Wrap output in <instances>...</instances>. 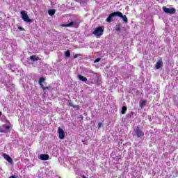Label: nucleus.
Here are the masks:
<instances>
[{
	"mask_svg": "<svg viewBox=\"0 0 178 178\" xmlns=\"http://www.w3.org/2000/svg\"><path fill=\"white\" fill-rule=\"evenodd\" d=\"M22 18L24 22H26V23H31V19L29 17V15L26 13V11H21Z\"/></svg>",
	"mask_w": 178,
	"mask_h": 178,
	"instance_id": "nucleus-3",
	"label": "nucleus"
},
{
	"mask_svg": "<svg viewBox=\"0 0 178 178\" xmlns=\"http://www.w3.org/2000/svg\"><path fill=\"white\" fill-rule=\"evenodd\" d=\"M116 31H120V27H118V28L116 29Z\"/></svg>",
	"mask_w": 178,
	"mask_h": 178,
	"instance_id": "nucleus-25",
	"label": "nucleus"
},
{
	"mask_svg": "<svg viewBox=\"0 0 178 178\" xmlns=\"http://www.w3.org/2000/svg\"><path fill=\"white\" fill-rule=\"evenodd\" d=\"M82 178H87V177H86V175H83Z\"/></svg>",
	"mask_w": 178,
	"mask_h": 178,
	"instance_id": "nucleus-27",
	"label": "nucleus"
},
{
	"mask_svg": "<svg viewBox=\"0 0 178 178\" xmlns=\"http://www.w3.org/2000/svg\"><path fill=\"white\" fill-rule=\"evenodd\" d=\"M163 10L165 12V13H168L170 15H172L173 13H176V9L175 8H167L164 7L163 8Z\"/></svg>",
	"mask_w": 178,
	"mask_h": 178,
	"instance_id": "nucleus-6",
	"label": "nucleus"
},
{
	"mask_svg": "<svg viewBox=\"0 0 178 178\" xmlns=\"http://www.w3.org/2000/svg\"><path fill=\"white\" fill-rule=\"evenodd\" d=\"M0 116H2V112L0 111Z\"/></svg>",
	"mask_w": 178,
	"mask_h": 178,
	"instance_id": "nucleus-28",
	"label": "nucleus"
},
{
	"mask_svg": "<svg viewBox=\"0 0 178 178\" xmlns=\"http://www.w3.org/2000/svg\"><path fill=\"white\" fill-rule=\"evenodd\" d=\"M117 16L118 17H122L123 22H124V23H129V19H127V17L126 15H123V14L120 12V11H118V15Z\"/></svg>",
	"mask_w": 178,
	"mask_h": 178,
	"instance_id": "nucleus-9",
	"label": "nucleus"
},
{
	"mask_svg": "<svg viewBox=\"0 0 178 178\" xmlns=\"http://www.w3.org/2000/svg\"><path fill=\"white\" fill-rule=\"evenodd\" d=\"M101 60V58H97V59H95V61H94V63H98V62H99Z\"/></svg>",
	"mask_w": 178,
	"mask_h": 178,
	"instance_id": "nucleus-20",
	"label": "nucleus"
},
{
	"mask_svg": "<svg viewBox=\"0 0 178 178\" xmlns=\"http://www.w3.org/2000/svg\"><path fill=\"white\" fill-rule=\"evenodd\" d=\"M3 156L4 159H6V161L9 162V163H12L13 160L12 159V157L8 155L7 154H4Z\"/></svg>",
	"mask_w": 178,
	"mask_h": 178,
	"instance_id": "nucleus-10",
	"label": "nucleus"
},
{
	"mask_svg": "<svg viewBox=\"0 0 178 178\" xmlns=\"http://www.w3.org/2000/svg\"><path fill=\"white\" fill-rule=\"evenodd\" d=\"M58 138L63 140L65 138V131L60 127L58 128Z\"/></svg>",
	"mask_w": 178,
	"mask_h": 178,
	"instance_id": "nucleus-8",
	"label": "nucleus"
},
{
	"mask_svg": "<svg viewBox=\"0 0 178 178\" xmlns=\"http://www.w3.org/2000/svg\"><path fill=\"white\" fill-rule=\"evenodd\" d=\"M161 67H162V61H158L155 65V68L157 70L161 69Z\"/></svg>",
	"mask_w": 178,
	"mask_h": 178,
	"instance_id": "nucleus-15",
	"label": "nucleus"
},
{
	"mask_svg": "<svg viewBox=\"0 0 178 178\" xmlns=\"http://www.w3.org/2000/svg\"><path fill=\"white\" fill-rule=\"evenodd\" d=\"M44 81H45V78H40L39 79V84H40V86L42 87V90H44V91H47V90H49V88H51V86H46V87H44V84H42V83H44Z\"/></svg>",
	"mask_w": 178,
	"mask_h": 178,
	"instance_id": "nucleus-5",
	"label": "nucleus"
},
{
	"mask_svg": "<svg viewBox=\"0 0 178 178\" xmlns=\"http://www.w3.org/2000/svg\"><path fill=\"white\" fill-rule=\"evenodd\" d=\"M126 112H127V106H123L121 110L122 115H126Z\"/></svg>",
	"mask_w": 178,
	"mask_h": 178,
	"instance_id": "nucleus-13",
	"label": "nucleus"
},
{
	"mask_svg": "<svg viewBox=\"0 0 178 178\" xmlns=\"http://www.w3.org/2000/svg\"><path fill=\"white\" fill-rule=\"evenodd\" d=\"M40 159H41V161H48V159H49V155H48V154H40Z\"/></svg>",
	"mask_w": 178,
	"mask_h": 178,
	"instance_id": "nucleus-11",
	"label": "nucleus"
},
{
	"mask_svg": "<svg viewBox=\"0 0 178 178\" xmlns=\"http://www.w3.org/2000/svg\"><path fill=\"white\" fill-rule=\"evenodd\" d=\"M65 56H66V58L70 57V51L67 50V51H65Z\"/></svg>",
	"mask_w": 178,
	"mask_h": 178,
	"instance_id": "nucleus-17",
	"label": "nucleus"
},
{
	"mask_svg": "<svg viewBox=\"0 0 178 178\" xmlns=\"http://www.w3.org/2000/svg\"><path fill=\"white\" fill-rule=\"evenodd\" d=\"M18 29L20 30L21 31H24V29L22 28V26H19Z\"/></svg>",
	"mask_w": 178,
	"mask_h": 178,
	"instance_id": "nucleus-23",
	"label": "nucleus"
},
{
	"mask_svg": "<svg viewBox=\"0 0 178 178\" xmlns=\"http://www.w3.org/2000/svg\"><path fill=\"white\" fill-rule=\"evenodd\" d=\"M9 178H16V177H15V175H11Z\"/></svg>",
	"mask_w": 178,
	"mask_h": 178,
	"instance_id": "nucleus-26",
	"label": "nucleus"
},
{
	"mask_svg": "<svg viewBox=\"0 0 178 178\" xmlns=\"http://www.w3.org/2000/svg\"><path fill=\"white\" fill-rule=\"evenodd\" d=\"M98 127H99V129H101V127H102V122L98 123Z\"/></svg>",
	"mask_w": 178,
	"mask_h": 178,
	"instance_id": "nucleus-22",
	"label": "nucleus"
},
{
	"mask_svg": "<svg viewBox=\"0 0 178 178\" xmlns=\"http://www.w3.org/2000/svg\"><path fill=\"white\" fill-rule=\"evenodd\" d=\"M4 129H6V130H10V126H6Z\"/></svg>",
	"mask_w": 178,
	"mask_h": 178,
	"instance_id": "nucleus-21",
	"label": "nucleus"
},
{
	"mask_svg": "<svg viewBox=\"0 0 178 178\" xmlns=\"http://www.w3.org/2000/svg\"><path fill=\"white\" fill-rule=\"evenodd\" d=\"M104 29V26H98L92 32V34H94V35H95L98 38V37H101V35H103Z\"/></svg>",
	"mask_w": 178,
	"mask_h": 178,
	"instance_id": "nucleus-1",
	"label": "nucleus"
},
{
	"mask_svg": "<svg viewBox=\"0 0 178 178\" xmlns=\"http://www.w3.org/2000/svg\"><path fill=\"white\" fill-rule=\"evenodd\" d=\"M72 26H74L75 29H79V26H80V24L75 21V22H71L69 24L60 25L61 27H72Z\"/></svg>",
	"mask_w": 178,
	"mask_h": 178,
	"instance_id": "nucleus-4",
	"label": "nucleus"
},
{
	"mask_svg": "<svg viewBox=\"0 0 178 178\" xmlns=\"http://www.w3.org/2000/svg\"><path fill=\"white\" fill-rule=\"evenodd\" d=\"M116 16H118V11L111 13L106 18V22H107V23H111L113 21L112 18Z\"/></svg>",
	"mask_w": 178,
	"mask_h": 178,
	"instance_id": "nucleus-7",
	"label": "nucleus"
},
{
	"mask_svg": "<svg viewBox=\"0 0 178 178\" xmlns=\"http://www.w3.org/2000/svg\"><path fill=\"white\" fill-rule=\"evenodd\" d=\"M79 56H80V54H75L74 56V59H76V58H79Z\"/></svg>",
	"mask_w": 178,
	"mask_h": 178,
	"instance_id": "nucleus-24",
	"label": "nucleus"
},
{
	"mask_svg": "<svg viewBox=\"0 0 178 178\" xmlns=\"http://www.w3.org/2000/svg\"><path fill=\"white\" fill-rule=\"evenodd\" d=\"M145 104H147V101L142 100V102L140 103V107L143 108V106H144V105H145Z\"/></svg>",
	"mask_w": 178,
	"mask_h": 178,
	"instance_id": "nucleus-18",
	"label": "nucleus"
},
{
	"mask_svg": "<svg viewBox=\"0 0 178 178\" xmlns=\"http://www.w3.org/2000/svg\"><path fill=\"white\" fill-rule=\"evenodd\" d=\"M55 12H56V10H54V9H51L48 10V13L49 15V16H54V15H55Z\"/></svg>",
	"mask_w": 178,
	"mask_h": 178,
	"instance_id": "nucleus-16",
	"label": "nucleus"
},
{
	"mask_svg": "<svg viewBox=\"0 0 178 178\" xmlns=\"http://www.w3.org/2000/svg\"><path fill=\"white\" fill-rule=\"evenodd\" d=\"M131 114L132 116H136L137 115V111H135V112L134 111H131Z\"/></svg>",
	"mask_w": 178,
	"mask_h": 178,
	"instance_id": "nucleus-19",
	"label": "nucleus"
},
{
	"mask_svg": "<svg viewBox=\"0 0 178 178\" xmlns=\"http://www.w3.org/2000/svg\"><path fill=\"white\" fill-rule=\"evenodd\" d=\"M78 78L81 81H83L84 83H87V79L86 78V76H83V75H79Z\"/></svg>",
	"mask_w": 178,
	"mask_h": 178,
	"instance_id": "nucleus-14",
	"label": "nucleus"
},
{
	"mask_svg": "<svg viewBox=\"0 0 178 178\" xmlns=\"http://www.w3.org/2000/svg\"><path fill=\"white\" fill-rule=\"evenodd\" d=\"M30 59H31V60L35 62L37 60H40V57H38L35 55H33V56H30Z\"/></svg>",
	"mask_w": 178,
	"mask_h": 178,
	"instance_id": "nucleus-12",
	"label": "nucleus"
},
{
	"mask_svg": "<svg viewBox=\"0 0 178 178\" xmlns=\"http://www.w3.org/2000/svg\"><path fill=\"white\" fill-rule=\"evenodd\" d=\"M135 134L138 138H141L144 137V131L141 130V128H140L139 126H137L136 128L135 129Z\"/></svg>",
	"mask_w": 178,
	"mask_h": 178,
	"instance_id": "nucleus-2",
	"label": "nucleus"
},
{
	"mask_svg": "<svg viewBox=\"0 0 178 178\" xmlns=\"http://www.w3.org/2000/svg\"><path fill=\"white\" fill-rule=\"evenodd\" d=\"M81 2H83V1H84V0H80Z\"/></svg>",
	"mask_w": 178,
	"mask_h": 178,
	"instance_id": "nucleus-29",
	"label": "nucleus"
}]
</instances>
